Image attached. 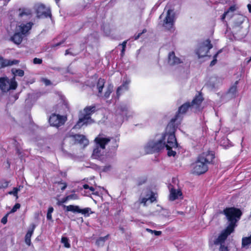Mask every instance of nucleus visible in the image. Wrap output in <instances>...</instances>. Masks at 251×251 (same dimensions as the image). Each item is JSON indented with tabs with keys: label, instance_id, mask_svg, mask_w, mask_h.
<instances>
[{
	"label": "nucleus",
	"instance_id": "obj_1",
	"mask_svg": "<svg viewBox=\"0 0 251 251\" xmlns=\"http://www.w3.org/2000/svg\"><path fill=\"white\" fill-rule=\"evenodd\" d=\"M176 119H172L166 128L164 135L160 138L162 140L163 144H164V148H166L168 151V155L169 156H174L176 152L173 151V149H176L177 147L176 139L175 135L176 128L174 123Z\"/></svg>",
	"mask_w": 251,
	"mask_h": 251
},
{
	"label": "nucleus",
	"instance_id": "obj_2",
	"mask_svg": "<svg viewBox=\"0 0 251 251\" xmlns=\"http://www.w3.org/2000/svg\"><path fill=\"white\" fill-rule=\"evenodd\" d=\"M214 158L213 151H207L202 152L198 157L196 161L193 164V173L201 175L208 170V164L212 162Z\"/></svg>",
	"mask_w": 251,
	"mask_h": 251
},
{
	"label": "nucleus",
	"instance_id": "obj_3",
	"mask_svg": "<svg viewBox=\"0 0 251 251\" xmlns=\"http://www.w3.org/2000/svg\"><path fill=\"white\" fill-rule=\"evenodd\" d=\"M227 221V228L234 230L237 223L240 220L242 212L240 209L234 207L226 208L223 210Z\"/></svg>",
	"mask_w": 251,
	"mask_h": 251
},
{
	"label": "nucleus",
	"instance_id": "obj_4",
	"mask_svg": "<svg viewBox=\"0 0 251 251\" xmlns=\"http://www.w3.org/2000/svg\"><path fill=\"white\" fill-rule=\"evenodd\" d=\"M110 139L103 137L100 135L97 136L95 141L96 143L92 154L93 157L96 159H100L105 153V146L110 142Z\"/></svg>",
	"mask_w": 251,
	"mask_h": 251
},
{
	"label": "nucleus",
	"instance_id": "obj_5",
	"mask_svg": "<svg viewBox=\"0 0 251 251\" xmlns=\"http://www.w3.org/2000/svg\"><path fill=\"white\" fill-rule=\"evenodd\" d=\"M96 107L95 106H89L86 107L79 117L77 124L74 126L75 128H79L82 126L90 124L93 122L90 117V115L95 111Z\"/></svg>",
	"mask_w": 251,
	"mask_h": 251
},
{
	"label": "nucleus",
	"instance_id": "obj_6",
	"mask_svg": "<svg viewBox=\"0 0 251 251\" xmlns=\"http://www.w3.org/2000/svg\"><path fill=\"white\" fill-rule=\"evenodd\" d=\"M161 20V25L167 30H171L174 27L175 21V13L174 10L168 9L167 12H163L159 17Z\"/></svg>",
	"mask_w": 251,
	"mask_h": 251
},
{
	"label": "nucleus",
	"instance_id": "obj_7",
	"mask_svg": "<svg viewBox=\"0 0 251 251\" xmlns=\"http://www.w3.org/2000/svg\"><path fill=\"white\" fill-rule=\"evenodd\" d=\"M233 231V230L226 227L215 239L214 243L215 245L219 246V251H228L226 241L228 236Z\"/></svg>",
	"mask_w": 251,
	"mask_h": 251
},
{
	"label": "nucleus",
	"instance_id": "obj_8",
	"mask_svg": "<svg viewBox=\"0 0 251 251\" xmlns=\"http://www.w3.org/2000/svg\"><path fill=\"white\" fill-rule=\"evenodd\" d=\"M164 149V144L160 138L150 140L148 142L145 147V151L147 153H152L159 152Z\"/></svg>",
	"mask_w": 251,
	"mask_h": 251
},
{
	"label": "nucleus",
	"instance_id": "obj_9",
	"mask_svg": "<svg viewBox=\"0 0 251 251\" xmlns=\"http://www.w3.org/2000/svg\"><path fill=\"white\" fill-rule=\"evenodd\" d=\"M105 84V80L103 79L100 78L97 84L98 90V96L103 98L105 99L108 98L113 91V86L109 84L105 88L104 92L102 93V89Z\"/></svg>",
	"mask_w": 251,
	"mask_h": 251
},
{
	"label": "nucleus",
	"instance_id": "obj_10",
	"mask_svg": "<svg viewBox=\"0 0 251 251\" xmlns=\"http://www.w3.org/2000/svg\"><path fill=\"white\" fill-rule=\"evenodd\" d=\"M17 87V83L15 77L9 79L7 77L0 78V89L2 92H6L10 90H15Z\"/></svg>",
	"mask_w": 251,
	"mask_h": 251
},
{
	"label": "nucleus",
	"instance_id": "obj_11",
	"mask_svg": "<svg viewBox=\"0 0 251 251\" xmlns=\"http://www.w3.org/2000/svg\"><path fill=\"white\" fill-rule=\"evenodd\" d=\"M213 47L209 40H206L201 43L198 48L196 53L199 58L205 56L209 50Z\"/></svg>",
	"mask_w": 251,
	"mask_h": 251
},
{
	"label": "nucleus",
	"instance_id": "obj_12",
	"mask_svg": "<svg viewBox=\"0 0 251 251\" xmlns=\"http://www.w3.org/2000/svg\"><path fill=\"white\" fill-rule=\"evenodd\" d=\"M37 17L39 18H47L50 16V11L48 7H46L42 4H37L35 5Z\"/></svg>",
	"mask_w": 251,
	"mask_h": 251
},
{
	"label": "nucleus",
	"instance_id": "obj_13",
	"mask_svg": "<svg viewBox=\"0 0 251 251\" xmlns=\"http://www.w3.org/2000/svg\"><path fill=\"white\" fill-rule=\"evenodd\" d=\"M66 120V116L53 114L50 117L49 122L51 126L59 127L63 125Z\"/></svg>",
	"mask_w": 251,
	"mask_h": 251
},
{
	"label": "nucleus",
	"instance_id": "obj_14",
	"mask_svg": "<svg viewBox=\"0 0 251 251\" xmlns=\"http://www.w3.org/2000/svg\"><path fill=\"white\" fill-rule=\"evenodd\" d=\"M33 23L28 22L27 23H22L17 25L16 27V31H18L24 36H25L28 31L31 29Z\"/></svg>",
	"mask_w": 251,
	"mask_h": 251
},
{
	"label": "nucleus",
	"instance_id": "obj_15",
	"mask_svg": "<svg viewBox=\"0 0 251 251\" xmlns=\"http://www.w3.org/2000/svg\"><path fill=\"white\" fill-rule=\"evenodd\" d=\"M202 100L203 99L201 95L197 96L190 104L191 109L194 112L200 110V106Z\"/></svg>",
	"mask_w": 251,
	"mask_h": 251
},
{
	"label": "nucleus",
	"instance_id": "obj_16",
	"mask_svg": "<svg viewBox=\"0 0 251 251\" xmlns=\"http://www.w3.org/2000/svg\"><path fill=\"white\" fill-rule=\"evenodd\" d=\"M73 139L75 141V143L79 144L83 147L87 146L89 144V141L85 136L80 134H76L73 136Z\"/></svg>",
	"mask_w": 251,
	"mask_h": 251
},
{
	"label": "nucleus",
	"instance_id": "obj_17",
	"mask_svg": "<svg viewBox=\"0 0 251 251\" xmlns=\"http://www.w3.org/2000/svg\"><path fill=\"white\" fill-rule=\"evenodd\" d=\"M147 197H148V198L141 197L139 199L140 203H143L144 206L146 205V203L148 201H150V202L151 203L156 200L155 194L152 192L148 191L147 193Z\"/></svg>",
	"mask_w": 251,
	"mask_h": 251
},
{
	"label": "nucleus",
	"instance_id": "obj_18",
	"mask_svg": "<svg viewBox=\"0 0 251 251\" xmlns=\"http://www.w3.org/2000/svg\"><path fill=\"white\" fill-rule=\"evenodd\" d=\"M182 62L181 60L175 55V52L172 51L168 55V63L170 65H178Z\"/></svg>",
	"mask_w": 251,
	"mask_h": 251
},
{
	"label": "nucleus",
	"instance_id": "obj_19",
	"mask_svg": "<svg viewBox=\"0 0 251 251\" xmlns=\"http://www.w3.org/2000/svg\"><path fill=\"white\" fill-rule=\"evenodd\" d=\"M19 61L17 60H11L5 59L0 56V69L17 64L19 63Z\"/></svg>",
	"mask_w": 251,
	"mask_h": 251
},
{
	"label": "nucleus",
	"instance_id": "obj_20",
	"mask_svg": "<svg viewBox=\"0 0 251 251\" xmlns=\"http://www.w3.org/2000/svg\"><path fill=\"white\" fill-rule=\"evenodd\" d=\"M24 35L18 31H16L15 29V33L12 37H11V40L16 44L19 45L22 42Z\"/></svg>",
	"mask_w": 251,
	"mask_h": 251
},
{
	"label": "nucleus",
	"instance_id": "obj_21",
	"mask_svg": "<svg viewBox=\"0 0 251 251\" xmlns=\"http://www.w3.org/2000/svg\"><path fill=\"white\" fill-rule=\"evenodd\" d=\"M181 195L182 193L180 190L172 188L170 190L169 199L170 201H173L178 199Z\"/></svg>",
	"mask_w": 251,
	"mask_h": 251
},
{
	"label": "nucleus",
	"instance_id": "obj_22",
	"mask_svg": "<svg viewBox=\"0 0 251 251\" xmlns=\"http://www.w3.org/2000/svg\"><path fill=\"white\" fill-rule=\"evenodd\" d=\"M36 225L34 224H32L28 229L27 233L25 235V243L29 246L31 243L30 238L31 237L33 233V231L34 230V229L35 228Z\"/></svg>",
	"mask_w": 251,
	"mask_h": 251
},
{
	"label": "nucleus",
	"instance_id": "obj_23",
	"mask_svg": "<svg viewBox=\"0 0 251 251\" xmlns=\"http://www.w3.org/2000/svg\"><path fill=\"white\" fill-rule=\"evenodd\" d=\"M130 82V80L129 79L126 80L124 81L123 84L119 87L116 91L117 96L118 97H119L122 94V89H123V91H126L128 89V85Z\"/></svg>",
	"mask_w": 251,
	"mask_h": 251
},
{
	"label": "nucleus",
	"instance_id": "obj_24",
	"mask_svg": "<svg viewBox=\"0 0 251 251\" xmlns=\"http://www.w3.org/2000/svg\"><path fill=\"white\" fill-rule=\"evenodd\" d=\"M189 108L191 109L190 103L186 102L182 105L178 109V113L176 116V119L180 115L185 114Z\"/></svg>",
	"mask_w": 251,
	"mask_h": 251
},
{
	"label": "nucleus",
	"instance_id": "obj_25",
	"mask_svg": "<svg viewBox=\"0 0 251 251\" xmlns=\"http://www.w3.org/2000/svg\"><path fill=\"white\" fill-rule=\"evenodd\" d=\"M19 11V15L20 17L25 16L30 18L32 14L31 9L28 8H20Z\"/></svg>",
	"mask_w": 251,
	"mask_h": 251
},
{
	"label": "nucleus",
	"instance_id": "obj_26",
	"mask_svg": "<svg viewBox=\"0 0 251 251\" xmlns=\"http://www.w3.org/2000/svg\"><path fill=\"white\" fill-rule=\"evenodd\" d=\"M236 10V7L235 5L231 6L228 10L225 12L224 14L223 15L222 17V20H224V19L227 17L229 19L231 18L233 16V13Z\"/></svg>",
	"mask_w": 251,
	"mask_h": 251
},
{
	"label": "nucleus",
	"instance_id": "obj_27",
	"mask_svg": "<svg viewBox=\"0 0 251 251\" xmlns=\"http://www.w3.org/2000/svg\"><path fill=\"white\" fill-rule=\"evenodd\" d=\"M220 83V79L216 76H212L207 83V85L210 88H214Z\"/></svg>",
	"mask_w": 251,
	"mask_h": 251
},
{
	"label": "nucleus",
	"instance_id": "obj_28",
	"mask_svg": "<svg viewBox=\"0 0 251 251\" xmlns=\"http://www.w3.org/2000/svg\"><path fill=\"white\" fill-rule=\"evenodd\" d=\"M251 245V235L249 237H244L242 239V248L248 249Z\"/></svg>",
	"mask_w": 251,
	"mask_h": 251
},
{
	"label": "nucleus",
	"instance_id": "obj_29",
	"mask_svg": "<svg viewBox=\"0 0 251 251\" xmlns=\"http://www.w3.org/2000/svg\"><path fill=\"white\" fill-rule=\"evenodd\" d=\"M63 206L66 209V211L67 212L71 211L74 213H78L79 210V206L76 205H70L67 206L65 205H63Z\"/></svg>",
	"mask_w": 251,
	"mask_h": 251
},
{
	"label": "nucleus",
	"instance_id": "obj_30",
	"mask_svg": "<svg viewBox=\"0 0 251 251\" xmlns=\"http://www.w3.org/2000/svg\"><path fill=\"white\" fill-rule=\"evenodd\" d=\"M22 187L21 186H19L18 187H14L12 191L8 192V194L10 195H13L16 197V199H18V193L21 190V188Z\"/></svg>",
	"mask_w": 251,
	"mask_h": 251
},
{
	"label": "nucleus",
	"instance_id": "obj_31",
	"mask_svg": "<svg viewBox=\"0 0 251 251\" xmlns=\"http://www.w3.org/2000/svg\"><path fill=\"white\" fill-rule=\"evenodd\" d=\"M119 109L122 112V114L123 115H126L127 112H129L128 111V107L127 106V105H126V104H121L119 106Z\"/></svg>",
	"mask_w": 251,
	"mask_h": 251
},
{
	"label": "nucleus",
	"instance_id": "obj_32",
	"mask_svg": "<svg viewBox=\"0 0 251 251\" xmlns=\"http://www.w3.org/2000/svg\"><path fill=\"white\" fill-rule=\"evenodd\" d=\"M12 73L15 75H18L19 76H23L24 75V71L21 69H12Z\"/></svg>",
	"mask_w": 251,
	"mask_h": 251
},
{
	"label": "nucleus",
	"instance_id": "obj_33",
	"mask_svg": "<svg viewBox=\"0 0 251 251\" xmlns=\"http://www.w3.org/2000/svg\"><path fill=\"white\" fill-rule=\"evenodd\" d=\"M107 239V236H105L103 237H100L99 239H98L96 241V244L98 246H103L104 242Z\"/></svg>",
	"mask_w": 251,
	"mask_h": 251
},
{
	"label": "nucleus",
	"instance_id": "obj_34",
	"mask_svg": "<svg viewBox=\"0 0 251 251\" xmlns=\"http://www.w3.org/2000/svg\"><path fill=\"white\" fill-rule=\"evenodd\" d=\"M78 213H82V214H84L86 215L87 214V215H89L90 213H92L91 211V209L90 208H85L82 209H81L79 208V210Z\"/></svg>",
	"mask_w": 251,
	"mask_h": 251
},
{
	"label": "nucleus",
	"instance_id": "obj_35",
	"mask_svg": "<svg viewBox=\"0 0 251 251\" xmlns=\"http://www.w3.org/2000/svg\"><path fill=\"white\" fill-rule=\"evenodd\" d=\"M61 242L64 244L65 247L69 248L70 244L68 242V239L67 237H63L61 239Z\"/></svg>",
	"mask_w": 251,
	"mask_h": 251
},
{
	"label": "nucleus",
	"instance_id": "obj_36",
	"mask_svg": "<svg viewBox=\"0 0 251 251\" xmlns=\"http://www.w3.org/2000/svg\"><path fill=\"white\" fill-rule=\"evenodd\" d=\"M236 92H237V87L236 86H233L229 89V90L228 91V94L229 95H231V96L233 97V96H234Z\"/></svg>",
	"mask_w": 251,
	"mask_h": 251
},
{
	"label": "nucleus",
	"instance_id": "obj_37",
	"mask_svg": "<svg viewBox=\"0 0 251 251\" xmlns=\"http://www.w3.org/2000/svg\"><path fill=\"white\" fill-rule=\"evenodd\" d=\"M53 211V208L52 207H50L49 208L47 215V218L48 220H51L52 219L51 214Z\"/></svg>",
	"mask_w": 251,
	"mask_h": 251
},
{
	"label": "nucleus",
	"instance_id": "obj_38",
	"mask_svg": "<svg viewBox=\"0 0 251 251\" xmlns=\"http://www.w3.org/2000/svg\"><path fill=\"white\" fill-rule=\"evenodd\" d=\"M9 181L3 180L1 181L0 183V189L1 188H6L8 186Z\"/></svg>",
	"mask_w": 251,
	"mask_h": 251
},
{
	"label": "nucleus",
	"instance_id": "obj_39",
	"mask_svg": "<svg viewBox=\"0 0 251 251\" xmlns=\"http://www.w3.org/2000/svg\"><path fill=\"white\" fill-rule=\"evenodd\" d=\"M68 201L71 200H78L79 197L77 195L73 194L67 196Z\"/></svg>",
	"mask_w": 251,
	"mask_h": 251
},
{
	"label": "nucleus",
	"instance_id": "obj_40",
	"mask_svg": "<svg viewBox=\"0 0 251 251\" xmlns=\"http://www.w3.org/2000/svg\"><path fill=\"white\" fill-rule=\"evenodd\" d=\"M221 52V50H219L217 53L214 56V59L210 63V66H213L214 65L216 62H217V57L219 53H220Z\"/></svg>",
	"mask_w": 251,
	"mask_h": 251
},
{
	"label": "nucleus",
	"instance_id": "obj_41",
	"mask_svg": "<svg viewBox=\"0 0 251 251\" xmlns=\"http://www.w3.org/2000/svg\"><path fill=\"white\" fill-rule=\"evenodd\" d=\"M21 205L19 203H16L15 205L13 207L12 209L11 210L10 213H14L16 212L18 209L20 208Z\"/></svg>",
	"mask_w": 251,
	"mask_h": 251
},
{
	"label": "nucleus",
	"instance_id": "obj_42",
	"mask_svg": "<svg viewBox=\"0 0 251 251\" xmlns=\"http://www.w3.org/2000/svg\"><path fill=\"white\" fill-rule=\"evenodd\" d=\"M67 201H68V200L67 199V197H66L64 198H63L62 200H58L57 202V204L58 205H62V203H65Z\"/></svg>",
	"mask_w": 251,
	"mask_h": 251
},
{
	"label": "nucleus",
	"instance_id": "obj_43",
	"mask_svg": "<svg viewBox=\"0 0 251 251\" xmlns=\"http://www.w3.org/2000/svg\"><path fill=\"white\" fill-rule=\"evenodd\" d=\"M42 62V60L40 58H35L33 59V63L35 64H40Z\"/></svg>",
	"mask_w": 251,
	"mask_h": 251
},
{
	"label": "nucleus",
	"instance_id": "obj_44",
	"mask_svg": "<svg viewBox=\"0 0 251 251\" xmlns=\"http://www.w3.org/2000/svg\"><path fill=\"white\" fill-rule=\"evenodd\" d=\"M42 81L46 85H49L50 84V81L46 78H43L42 79Z\"/></svg>",
	"mask_w": 251,
	"mask_h": 251
},
{
	"label": "nucleus",
	"instance_id": "obj_45",
	"mask_svg": "<svg viewBox=\"0 0 251 251\" xmlns=\"http://www.w3.org/2000/svg\"><path fill=\"white\" fill-rule=\"evenodd\" d=\"M8 214H7L6 215H5L4 217H3L2 219H1V222L3 224H5L6 223H7V216H8Z\"/></svg>",
	"mask_w": 251,
	"mask_h": 251
},
{
	"label": "nucleus",
	"instance_id": "obj_46",
	"mask_svg": "<svg viewBox=\"0 0 251 251\" xmlns=\"http://www.w3.org/2000/svg\"><path fill=\"white\" fill-rule=\"evenodd\" d=\"M60 184L62 185V186L61 187V190L62 191H64L67 187V185L66 183L64 182L60 183Z\"/></svg>",
	"mask_w": 251,
	"mask_h": 251
},
{
	"label": "nucleus",
	"instance_id": "obj_47",
	"mask_svg": "<svg viewBox=\"0 0 251 251\" xmlns=\"http://www.w3.org/2000/svg\"><path fill=\"white\" fill-rule=\"evenodd\" d=\"M153 233L156 235V236H159L161 234V231H156V230H154L153 231Z\"/></svg>",
	"mask_w": 251,
	"mask_h": 251
},
{
	"label": "nucleus",
	"instance_id": "obj_48",
	"mask_svg": "<svg viewBox=\"0 0 251 251\" xmlns=\"http://www.w3.org/2000/svg\"><path fill=\"white\" fill-rule=\"evenodd\" d=\"M146 31V29L143 30V32H142V33H144V32H145ZM141 34H142V33H139L137 36H135V40L138 39Z\"/></svg>",
	"mask_w": 251,
	"mask_h": 251
},
{
	"label": "nucleus",
	"instance_id": "obj_49",
	"mask_svg": "<svg viewBox=\"0 0 251 251\" xmlns=\"http://www.w3.org/2000/svg\"><path fill=\"white\" fill-rule=\"evenodd\" d=\"M247 7H248V10H249V12L251 13V4H248V5H247Z\"/></svg>",
	"mask_w": 251,
	"mask_h": 251
},
{
	"label": "nucleus",
	"instance_id": "obj_50",
	"mask_svg": "<svg viewBox=\"0 0 251 251\" xmlns=\"http://www.w3.org/2000/svg\"><path fill=\"white\" fill-rule=\"evenodd\" d=\"M126 41H125L124 42H123V43L122 44L123 48H126Z\"/></svg>",
	"mask_w": 251,
	"mask_h": 251
},
{
	"label": "nucleus",
	"instance_id": "obj_51",
	"mask_svg": "<svg viewBox=\"0 0 251 251\" xmlns=\"http://www.w3.org/2000/svg\"><path fill=\"white\" fill-rule=\"evenodd\" d=\"M83 187L85 189H89V186L88 184H84L83 185Z\"/></svg>",
	"mask_w": 251,
	"mask_h": 251
},
{
	"label": "nucleus",
	"instance_id": "obj_52",
	"mask_svg": "<svg viewBox=\"0 0 251 251\" xmlns=\"http://www.w3.org/2000/svg\"><path fill=\"white\" fill-rule=\"evenodd\" d=\"M146 230H147L148 232H150V233H153V231H154V230H151V229H149V228H147V229H146Z\"/></svg>",
	"mask_w": 251,
	"mask_h": 251
},
{
	"label": "nucleus",
	"instance_id": "obj_53",
	"mask_svg": "<svg viewBox=\"0 0 251 251\" xmlns=\"http://www.w3.org/2000/svg\"><path fill=\"white\" fill-rule=\"evenodd\" d=\"M89 189L92 192H93L95 191V189L93 187L89 186Z\"/></svg>",
	"mask_w": 251,
	"mask_h": 251
},
{
	"label": "nucleus",
	"instance_id": "obj_54",
	"mask_svg": "<svg viewBox=\"0 0 251 251\" xmlns=\"http://www.w3.org/2000/svg\"><path fill=\"white\" fill-rule=\"evenodd\" d=\"M71 53L70 51H69V50H66V52H65V55H67V54H69Z\"/></svg>",
	"mask_w": 251,
	"mask_h": 251
},
{
	"label": "nucleus",
	"instance_id": "obj_55",
	"mask_svg": "<svg viewBox=\"0 0 251 251\" xmlns=\"http://www.w3.org/2000/svg\"><path fill=\"white\" fill-rule=\"evenodd\" d=\"M125 50V48H123V49H122V55H123V54H124Z\"/></svg>",
	"mask_w": 251,
	"mask_h": 251
},
{
	"label": "nucleus",
	"instance_id": "obj_56",
	"mask_svg": "<svg viewBox=\"0 0 251 251\" xmlns=\"http://www.w3.org/2000/svg\"><path fill=\"white\" fill-rule=\"evenodd\" d=\"M177 213L180 214H183V213L182 212H177Z\"/></svg>",
	"mask_w": 251,
	"mask_h": 251
},
{
	"label": "nucleus",
	"instance_id": "obj_57",
	"mask_svg": "<svg viewBox=\"0 0 251 251\" xmlns=\"http://www.w3.org/2000/svg\"><path fill=\"white\" fill-rule=\"evenodd\" d=\"M59 0H55L56 3L57 4L59 2Z\"/></svg>",
	"mask_w": 251,
	"mask_h": 251
},
{
	"label": "nucleus",
	"instance_id": "obj_58",
	"mask_svg": "<svg viewBox=\"0 0 251 251\" xmlns=\"http://www.w3.org/2000/svg\"><path fill=\"white\" fill-rule=\"evenodd\" d=\"M121 92H122V94L123 93L125 92V91H123V89H122V91H121Z\"/></svg>",
	"mask_w": 251,
	"mask_h": 251
},
{
	"label": "nucleus",
	"instance_id": "obj_59",
	"mask_svg": "<svg viewBox=\"0 0 251 251\" xmlns=\"http://www.w3.org/2000/svg\"><path fill=\"white\" fill-rule=\"evenodd\" d=\"M145 198H148V197H147V194L146 195V196L145 197Z\"/></svg>",
	"mask_w": 251,
	"mask_h": 251
},
{
	"label": "nucleus",
	"instance_id": "obj_60",
	"mask_svg": "<svg viewBox=\"0 0 251 251\" xmlns=\"http://www.w3.org/2000/svg\"><path fill=\"white\" fill-rule=\"evenodd\" d=\"M7 0V2H8V1H10V0Z\"/></svg>",
	"mask_w": 251,
	"mask_h": 251
}]
</instances>
